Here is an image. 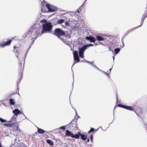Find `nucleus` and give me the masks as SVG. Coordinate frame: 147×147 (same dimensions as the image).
I'll use <instances>...</instances> for the list:
<instances>
[{"label": "nucleus", "instance_id": "a211bd4d", "mask_svg": "<svg viewBox=\"0 0 147 147\" xmlns=\"http://www.w3.org/2000/svg\"><path fill=\"white\" fill-rule=\"evenodd\" d=\"M96 38L98 41H103L104 40V38L100 36H96Z\"/></svg>", "mask_w": 147, "mask_h": 147}, {"label": "nucleus", "instance_id": "2eb2a0df", "mask_svg": "<svg viewBox=\"0 0 147 147\" xmlns=\"http://www.w3.org/2000/svg\"><path fill=\"white\" fill-rule=\"evenodd\" d=\"M80 136H81V138L83 140H86L87 139V135H85L84 134H82L80 133Z\"/></svg>", "mask_w": 147, "mask_h": 147}, {"label": "nucleus", "instance_id": "c03bdc74", "mask_svg": "<svg viewBox=\"0 0 147 147\" xmlns=\"http://www.w3.org/2000/svg\"><path fill=\"white\" fill-rule=\"evenodd\" d=\"M117 101H118V98H117Z\"/></svg>", "mask_w": 147, "mask_h": 147}, {"label": "nucleus", "instance_id": "603ef678", "mask_svg": "<svg viewBox=\"0 0 147 147\" xmlns=\"http://www.w3.org/2000/svg\"><path fill=\"white\" fill-rule=\"evenodd\" d=\"M78 118L80 117H79L78 115Z\"/></svg>", "mask_w": 147, "mask_h": 147}, {"label": "nucleus", "instance_id": "4c0bfd02", "mask_svg": "<svg viewBox=\"0 0 147 147\" xmlns=\"http://www.w3.org/2000/svg\"><path fill=\"white\" fill-rule=\"evenodd\" d=\"M8 124H4L3 125L5 126H7L8 125Z\"/></svg>", "mask_w": 147, "mask_h": 147}, {"label": "nucleus", "instance_id": "f3484780", "mask_svg": "<svg viewBox=\"0 0 147 147\" xmlns=\"http://www.w3.org/2000/svg\"><path fill=\"white\" fill-rule=\"evenodd\" d=\"M78 118L76 119L75 118H74L72 121L71 122L69 123V125H73L75 124H76L77 123V120Z\"/></svg>", "mask_w": 147, "mask_h": 147}, {"label": "nucleus", "instance_id": "f8f14e48", "mask_svg": "<svg viewBox=\"0 0 147 147\" xmlns=\"http://www.w3.org/2000/svg\"><path fill=\"white\" fill-rule=\"evenodd\" d=\"M11 125L12 126H16V130L17 131H18L20 132V128H19L18 123H13L11 124Z\"/></svg>", "mask_w": 147, "mask_h": 147}, {"label": "nucleus", "instance_id": "0eeeda50", "mask_svg": "<svg viewBox=\"0 0 147 147\" xmlns=\"http://www.w3.org/2000/svg\"><path fill=\"white\" fill-rule=\"evenodd\" d=\"M72 31L71 29H69L67 30L64 31V36L65 38H69L71 37V35L72 34Z\"/></svg>", "mask_w": 147, "mask_h": 147}, {"label": "nucleus", "instance_id": "cd10ccee", "mask_svg": "<svg viewBox=\"0 0 147 147\" xmlns=\"http://www.w3.org/2000/svg\"><path fill=\"white\" fill-rule=\"evenodd\" d=\"M94 45L92 44H89L88 45H86L84 46L86 47V48L87 49V47L89 46H93Z\"/></svg>", "mask_w": 147, "mask_h": 147}, {"label": "nucleus", "instance_id": "2f4dec72", "mask_svg": "<svg viewBox=\"0 0 147 147\" xmlns=\"http://www.w3.org/2000/svg\"><path fill=\"white\" fill-rule=\"evenodd\" d=\"M65 25L67 26H69V24L68 22H65Z\"/></svg>", "mask_w": 147, "mask_h": 147}, {"label": "nucleus", "instance_id": "ea45409f", "mask_svg": "<svg viewBox=\"0 0 147 147\" xmlns=\"http://www.w3.org/2000/svg\"><path fill=\"white\" fill-rule=\"evenodd\" d=\"M0 147H3L1 146V141H0Z\"/></svg>", "mask_w": 147, "mask_h": 147}, {"label": "nucleus", "instance_id": "20e7f679", "mask_svg": "<svg viewBox=\"0 0 147 147\" xmlns=\"http://www.w3.org/2000/svg\"><path fill=\"white\" fill-rule=\"evenodd\" d=\"M87 49L84 46L81 48H78L79 57L81 58H83L84 57V51Z\"/></svg>", "mask_w": 147, "mask_h": 147}, {"label": "nucleus", "instance_id": "79ce46f5", "mask_svg": "<svg viewBox=\"0 0 147 147\" xmlns=\"http://www.w3.org/2000/svg\"><path fill=\"white\" fill-rule=\"evenodd\" d=\"M113 61H114V59H115V56H113Z\"/></svg>", "mask_w": 147, "mask_h": 147}, {"label": "nucleus", "instance_id": "1a4fd4ad", "mask_svg": "<svg viewBox=\"0 0 147 147\" xmlns=\"http://www.w3.org/2000/svg\"><path fill=\"white\" fill-rule=\"evenodd\" d=\"M11 40H9L3 43L0 44V47L3 48L9 45L11 43Z\"/></svg>", "mask_w": 147, "mask_h": 147}, {"label": "nucleus", "instance_id": "de8ad7c7", "mask_svg": "<svg viewBox=\"0 0 147 147\" xmlns=\"http://www.w3.org/2000/svg\"><path fill=\"white\" fill-rule=\"evenodd\" d=\"M117 107V106H115V107H114V110L115 109V108Z\"/></svg>", "mask_w": 147, "mask_h": 147}, {"label": "nucleus", "instance_id": "58836bf2", "mask_svg": "<svg viewBox=\"0 0 147 147\" xmlns=\"http://www.w3.org/2000/svg\"><path fill=\"white\" fill-rule=\"evenodd\" d=\"M93 61L91 62H90V63H89V64H92H92H93Z\"/></svg>", "mask_w": 147, "mask_h": 147}, {"label": "nucleus", "instance_id": "b1692460", "mask_svg": "<svg viewBox=\"0 0 147 147\" xmlns=\"http://www.w3.org/2000/svg\"><path fill=\"white\" fill-rule=\"evenodd\" d=\"M64 22V20L63 19H60L57 21L58 24H61Z\"/></svg>", "mask_w": 147, "mask_h": 147}, {"label": "nucleus", "instance_id": "09e8293b", "mask_svg": "<svg viewBox=\"0 0 147 147\" xmlns=\"http://www.w3.org/2000/svg\"><path fill=\"white\" fill-rule=\"evenodd\" d=\"M81 62H84V61H81Z\"/></svg>", "mask_w": 147, "mask_h": 147}, {"label": "nucleus", "instance_id": "423d86ee", "mask_svg": "<svg viewBox=\"0 0 147 147\" xmlns=\"http://www.w3.org/2000/svg\"><path fill=\"white\" fill-rule=\"evenodd\" d=\"M20 69L19 70V71H20V73H21V77L17 81V88L18 89V84L20 83L21 80L22 79V74L23 71V68L24 67L22 68V65L20 62L19 63Z\"/></svg>", "mask_w": 147, "mask_h": 147}, {"label": "nucleus", "instance_id": "473e14b6", "mask_svg": "<svg viewBox=\"0 0 147 147\" xmlns=\"http://www.w3.org/2000/svg\"><path fill=\"white\" fill-rule=\"evenodd\" d=\"M102 43V42H98V43H95L94 44V45H100V44H101Z\"/></svg>", "mask_w": 147, "mask_h": 147}, {"label": "nucleus", "instance_id": "c756f323", "mask_svg": "<svg viewBox=\"0 0 147 147\" xmlns=\"http://www.w3.org/2000/svg\"><path fill=\"white\" fill-rule=\"evenodd\" d=\"M94 129L92 128H91L90 130L88 131V133H90L91 132H93L94 131Z\"/></svg>", "mask_w": 147, "mask_h": 147}, {"label": "nucleus", "instance_id": "5701e85b", "mask_svg": "<svg viewBox=\"0 0 147 147\" xmlns=\"http://www.w3.org/2000/svg\"><path fill=\"white\" fill-rule=\"evenodd\" d=\"M115 53L117 54H118L120 51V49L119 48L115 49L114 50Z\"/></svg>", "mask_w": 147, "mask_h": 147}, {"label": "nucleus", "instance_id": "f03ea898", "mask_svg": "<svg viewBox=\"0 0 147 147\" xmlns=\"http://www.w3.org/2000/svg\"><path fill=\"white\" fill-rule=\"evenodd\" d=\"M64 34V31L59 28H56L55 29L54 32L53 33V34L57 36L66 45H68V42L61 37V36H63Z\"/></svg>", "mask_w": 147, "mask_h": 147}, {"label": "nucleus", "instance_id": "7ed1b4c3", "mask_svg": "<svg viewBox=\"0 0 147 147\" xmlns=\"http://www.w3.org/2000/svg\"><path fill=\"white\" fill-rule=\"evenodd\" d=\"M74 62L72 67L76 63L80 62V60L78 55V52L77 51H74L73 53Z\"/></svg>", "mask_w": 147, "mask_h": 147}, {"label": "nucleus", "instance_id": "9b49d317", "mask_svg": "<svg viewBox=\"0 0 147 147\" xmlns=\"http://www.w3.org/2000/svg\"><path fill=\"white\" fill-rule=\"evenodd\" d=\"M13 112L16 116H17L19 114L22 113L18 109H15L13 111Z\"/></svg>", "mask_w": 147, "mask_h": 147}, {"label": "nucleus", "instance_id": "ddd939ff", "mask_svg": "<svg viewBox=\"0 0 147 147\" xmlns=\"http://www.w3.org/2000/svg\"><path fill=\"white\" fill-rule=\"evenodd\" d=\"M80 132H79L77 134H73L71 138H74L76 139H78L80 138Z\"/></svg>", "mask_w": 147, "mask_h": 147}, {"label": "nucleus", "instance_id": "37998d69", "mask_svg": "<svg viewBox=\"0 0 147 147\" xmlns=\"http://www.w3.org/2000/svg\"><path fill=\"white\" fill-rule=\"evenodd\" d=\"M16 48H17V47H16L15 46H14V50H15Z\"/></svg>", "mask_w": 147, "mask_h": 147}, {"label": "nucleus", "instance_id": "6e6552de", "mask_svg": "<svg viewBox=\"0 0 147 147\" xmlns=\"http://www.w3.org/2000/svg\"><path fill=\"white\" fill-rule=\"evenodd\" d=\"M42 7L41 8V11L42 12L44 13L46 12V11L45 10V9H46V7H45L46 4V2L45 1H43L41 2Z\"/></svg>", "mask_w": 147, "mask_h": 147}, {"label": "nucleus", "instance_id": "c9c22d12", "mask_svg": "<svg viewBox=\"0 0 147 147\" xmlns=\"http://www.w3.org/2000/svg\"><path fill=\"white\" fill-rule=\"evenodd\" d=\"M84 62H86V63H90V61H88L85 59H84Z\"/></svg>", "mask_w": 147, "mask_h": 147}, {"label": "nucleus", "instance_id": "393cba45", "mask_svg": "<svg viewBox=\"0 0 147 147\" xmlns=\"http://www.w3.org/2000/svg\"><path fill=\"white\" fill-rule=\"evenodd\" d=\"M0 121L2 123H5L7 121L6 120L0 117Z\"/></svg>", "mask_w": 147, "mask_h": 147}, {"label": "nucleus", "instance_id": "dca6fc26", "mask_svg": "<svg viewBox=\"0 0 147 147\" xmlns=\"http://www.w3.org/2000/svg\"><path fill=\"white\" fill-rule=\"evenodd\" d=\"M38 132L39 134H43L45 132V131L43 129L37 127Z\"/></svg>", "mask_w": 147, "mask_h": 147}, {"label": "nucleus", "instance_id": "6ab92c4d", "mask_svg": "<svg viewBox=\"0 0 147 147\" xmlns=\"http://www.w3.org/2000/svg\"><path fill=\"white\" fill-rule=\"evenodd\" d=\"M124 107V109H127L128 110L132 111L133 110V107L131 106H125Z\"/></svg>", "mask_w": 147, "mask_h": 147}, {"label": "nucleus", "instance_id": "72a5a7b5", "mask_svg": "<svg viewBox=\"0 0 147 147\" xmlns=\"http://www.w3.org/2000/svg\"><path fill=\"white\" fill-rule=\"evenodd\" d=\"M60 129H63V130H64L65 129V126H62L60 128Z\"/></svg>", "mask_w": 147, "mask_h": 147}, {"label": "nucleus", "instance_id": "e433bc0d", "mask_svg": "<svg viewBox=\"0 0 147 147\" xmlns=\"http://www.w3.org/2000/svg\"><path fill=\"white\" fill-rule=\"evenodd\" d=\"M109 51H111L113 52V51L111 50V47H109Z\"/></svg>", "mask_w": 147, "mask_h": 147}, {"label": "nucleus", "instance_id": "5fc2aeb1", "mask_svg": "<svg viewBox=\"0 0 147 147\" xmlns=\"http://www.w3.org/2000/svg\"><path fill=\"white\" fill-rule=\"evenodd\" d=\"M146 8H147V7H146Z\"/></svg>", "mask_w": 147, "mask_h": 147}, {"label": "nucleus", "instance_id": "7c9ffc66", "mask_svg": "<svg viewBox=\"0 0 147 147\" xmlns=\"http://www.w3.org/2000/svg\"><path fill=\"white\" fill-rule=\"evenodd\" d=\"M100 71H102V72H103L105 74L107 75L108 77H109V78L110 77V76L109 75V74H108L107 73L105 72L104 71H102V70H100Z\"/></svg>", "mask_w": 147, "mask_h": 147}, {"label": "nucleus", "instance_id": "4be33fe9", "mask_svg": "<svg viewBox=\"0 0 147 147\" xmlns=\"http://www.w3.org/2000/svg\"><path fill=\"white\" fill-rule=\"evenodd\" d=\"M17 116L14 115L13 117L11 118V120L9 121L10 122H13L15 121L16 119V117Z\"/></svg>", "mask_w": 147, "mask_h": 147}, {"label": "nucleus", "instance_id": "39448f33", "mask_svg": "<svg viewBox=\"0 0 147 147\" xmlns=\"http://www.w3.org/2000/svg\"><path fill=\"white\" fill-rule=\"evenodd\" d=\"M46 6L48 8L49 12L56 11L57 10V7H54L49 4H46Z\"/></svg>", "mask_w": 147, "mask_h": 147}, {"label": "nucleus", "instance_id": "8fccbe9b", "mask_svg": "<svg viewBox=\"0 0 147 147\" xmlns=\"http://www.w3.org/2000/svg\"><path fill=\"white\" fill-rule=\"evenodd\" d=\"M75 111H76V114H77V112H76V110H75Z\"/></svg>", "mask_w": 147, "mask_h": 147}, {"label": "nucleus", "instance_id": "a19ab883", "mask_svg": "<svg viewBox=\"0 0 147 147\" xmlns=\"http://www.w3.org/2000/svg\"><path fill=\"white\" fill-rule=\"evenodd\" d=\"M89 141H90V140H89V138H88L87 140V142H89Z\"/></svg>", "mask_w": 147, "mask_h": 147}, {"label": "nucleus", "instance_id": "3c124183", "mask_svg": "<svg viewBox=\"0 0 147 147\" xmlns=\"http://www.w3.org/2000/svg\"><path fill=\"white\" fill-rule=\"evenodd\" d=\"M16 140H17V139H15V141H16Z\"/></svg>", "mask_w": 147, "mask_h": 147}, {"label": "nucleus", "instance_id": "c85d7f7f", "mask_svg": "<svg viewBox=\"0 0 147 147\" xmlns=\"http://www.w3.org/2000/svg\"><path fill=\"white\" fill-rule=\"evenodd\" d=\"M118 107H122L123 108H124V107L125 106V105H122L119 104L118 105Z\"/></svg>", "mask_w": 147, "mask_h": 147}, {"label": "nucleus", "instance_id": "49530a36", "mask_svg": "<svg viewBox=\"0 0 147 147\" xmlns=\"http://www.w3.org/2000/svg\"><path fill=\"white\" fill-rule=\"evenodd\" d=\"M111 69H112V68H111L110 69H109V71H110V72L111 71Z\"/></svg>", "mask_w": 147, "mask_h": 147}, {"label": "nucleus", "instance_id": "f257e3e1", "mask_svg": "<svg viewBox=\"0 0 147 147\" xmlns=\"http://www.w3.org/2000/svg\"><path fill=\"white\" fill-rule=\"evenodd\" d=\"M42 27L41 34L40 32L42 28L40 26L37 24H35L32 26L27 32L26 34L29 39L32 40L31 45L34 43V40L39 35H40L44 33L51 32L53 26L51 22L43 24Z\"/></svg>", "mask_w": 147, "mask_h": 147}, {"label": "nucleus", "instance_id": "a18cd8bd", "mask_svg": "<svg viewBox=\"0 0 147 147\" xmlns=\"http://www.w3.org/2000/svg\"><path fill=\"white\" fill-rule=\"evenodd\" d=\"M16 51H15V52H16V53H18V51H17V50H16Z\"/></svg>", "mask_w": 147, "mask_h": 147}, {"label": "nucleus", "instance_id": "f704fd0d", "mask_svg": "<svg viewBox=\"0 0 147 147\" xmlns=\"http://www.w3.org/2000/svg\"><path fill=\"white\" fill-rule=\"evenodd\" d=\"M92 66H94V67H95V68H97V69H98L100 71V69H99L95 65L93 64H92Z\"/></svg>", "mask_w": 147, "mask_h": 147}, {"label": "nucleus", "instance_id": "bb28decb", "mask_svg": "<svg viewBox=\"0 0 147 147\" xmlns=\"http://www.w3.org/2000/svg\"><path fill=\"white\" fill-rule=\"evenodd\" d=\"M90 141H91V142L92 143H93V135H91L90 136Z\"/></svg>", "mask_w": 147, "mask_h": 147}, {"label": "nucleus", "instance_id": "412c9836", "mask_svg": "<svg viewBox=\"0 0 147 147\" xmlns=\"http://www.w3.org/2000/svg\"><path fill=\"white\" fill-rule=\"evenodd\" d=\"M47 143L51 146H52L53 144V142H52V141L51 140H47Z\"/></svg>", "mask_w": 147, "mask_h": 147}, {"label": "nucleus", "instance_id": "9d476101", "mask_svg": "<svg viewBox=\"0 0 147 147\" xmlns=\"http://www.w3.org/2000/svg\"><path fill=\"white\" fill-rule=\"evenodd\" d=\"M86 39L87 40L90 41L91 42H95L96 41L95 38L92 36H87L86 37Z\"/></svg>", "mask_w": 147, "mask_h": 147}, {"label": "nucleus", "instance_id": "4468645a", "mask_svg": "<svg viewBox=\"0 0 147 147\" xmlns=\"http://www.w3.org/2000/svg\"><path fill=\"white\" fill-rule=\"evenodd\" d=\"M73 134L69 130H66L65 133L66 136H69L71 137Z\"/></svg>", "mask_w": 147, "mask_h": 147}, {"label": "nucleus", "instance_id": "a878e982", "mask_svg": "<svg viewBox=\"0 0 147 147\" xmlns=\"http://www.w3.org/2000/svg\"><path fill=\"white\" fill-rule=\"evenodd\" d=\"M40 23H48L47 20L45 19H43V20H41L40 21Z\"/></svg>", "mask_w": 147, "mask_h": 147}, {"label": "nucleus", "instance_id": "864d4df0", "mask_svg": "<svg viewBox=\"0 0 147 147\" xmlns=\"http://www.w3.org/2000/svg\"><path fill=\"white\" fill-rule=\"evenodd\" d=\"M17 58H18V56H17Z\"/></svg>", "mask_w": 147, "mask_h": 147}, {"label": "nucleus", "instance_id": "aec40b11", "mask_svg": "<svg viewBox=\"0 0 147 147\" xmlns=\"http://www.w3.org/2000/svg\"><path fill=\"white\" fill-rule=\"evenodd\" d=\"M10 104L11 105H14L15 104V102L14 100L13 99H9Z\"/></svg>", "mask_w": 147, "mask_h": 147}]
</instances>
